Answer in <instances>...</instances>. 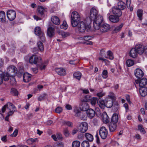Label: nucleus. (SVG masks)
<instances>
[{
	"label": "nucleus",
	"mask_w": 147,
	"mask_h": 147,
	"mask_svg": "<svg viewBox=\"0 0 147 147\" xmlns=\"http://www.w3.org/2000/svg\"><path fill=\"white\" fill-rule=\"evenodd\" d=\"M80 16L78 12L74 11L71 14V24L72 27H76L80 21Z\"/></svg>",
	"instance_id": "obj_1"
},
{
	"label": "nucleus",
	"mask_w": 147,
	"mask_h": 147,
	"mask_svg": "<svg viewBox=\"0 0 147 147\" xmlns=\"http://www.w3.org/2000/svg\"><path fill=\"white\" fill-rule=\"evenodd\" d=\"M94 20L93 23V26L94 28L96 30H98L100 26L102 24V22L103 20L102 16L98 15L97 17L92 20Z\"/></svg>",
	"instance_id": "obj_2"
},
{
	"label": "nucleus",
	"mask_w": 147,
	"mask_h": 147,
	"mask_svg": "<svg viewBox=\"0 0 147 147\" xmlns=\"http://www.w3.org/2000/svg\"><path fill=\"white\" fill-rule=\"evenodd\" d=\"M41 58L40 57L36 55H33L30 57L29 59V61L31 64H37L41 63Z\"/></svg>",
	"instance_id": "obj_3"
},
{
	"label": "nucleus",
	"mask_w": 147,
	"mask_h": 147,
	"mask_svg": "<svg viewBox=\"0 0 147 147\" xmlns=\"http://www.w3.org/2000/svg\"><path fill=\"white\" fill-rule=\"evenodd\" d=\"M88 127V123L86 122H83L79 124L78 129L81 132L84 133L87 131Z\"/></svg>",
	"instance_id": "obj_4"
},
{
	"label": "nucleus",
	"mask_w": 147,
	"mask_h": 147,
	"mask_svg": "<svg viewBox=\"0 0 147 147\" xmlns=\"http://www.w3.org/2000/svg\"><path fill=\"white\" fill-rule=\"evenodd\" d=\"M111 28L110 25L107 23H102L100 26L99 29L98 30H99L101 32H105L109 31Z\"/></svg>",
	"instance_id": "obj_5"
},
{
	"label": "nucleus",
	"mask_w": 147,
	"mask_h": 147,
	"mask_svg": "<svg viewBox=\"0 0 147 147\" xmlns=\"http://www.w3.org/2000/svg\"><path fill=\"white\" fill-rule=\"evenodd\" d=\"M99 133L101 138L103 139H105L107 136V130L105 127H102L99 130Z\"/></svg>",
	"instance_id": "obj_6"
},
{
	"label": "nucleus",
	"mask_w": 147,
	"mask_h": 147,
	"mask_svg": "<svg viewBox=\"0 0 147 147\" xmlns=\"http://www.w3.org/2000/svg\"><path fill=\"white\" fill-rule=\"evenodd\" d=\"M7 15L9 20L12 21L16 18V14L15 11L13 10H9L7 11Z\"/></svg>",
	"instance_id": "obj_7"
},
{
	"label": "nucleus",
	"mask_w": 147,
	"mask_h": 147,
	"mask_svg": "<svg viewBox=\"0 0 147 147\" xmlns=\"http://www.w3.org/2000/svg\"><path fill=\"white\" fill-rule=\"evenodd\" d=\"M87 26L83 21H81L78 24L77 26L78 30L81 32H84Z\"/></svg>",
	"instance_id": "obj_8"
},
{
	"label": "nucleus",
	"mask_w": 147,
	"mask_h": 147,
	"mask_svg": "<svg viewBox=\"0 0 147 147\" xmlns=\"http://www.w3.org/2000/svg\"><path fill=\"white\" fill-rule=\"evenodd\" d=\"M7 72L11 76H14L17 72V68L13 65L10 66L7 68Z\"/></svg>",
	"instance_id": "obj_9"
},
{
	"label": "nucleus",
	"mask_w": 147,
	"mask_h": 147,
	"mask_svg": "<svg viewBox=\"0 0 147 147\" xmlns=\"http://www.w3.org/2000/svg\"><path fill=\"white\" fill-rule=\"evenodd\" d=\"M135 82L136 84H139L140 88L146 87L145 86L147 84V80L145 78H143L140 80H136Z\"/></svg>",
	"instance_id": "obj_10"
},
{
	"label": "nucleus",
	"mask_w": 147,
	"mask_h": 147,
	"mask_svg": "<svg viewBox=\"0 0 147 147\" xmlns=\"http://www.w3.org/2000/svg\"><path fill=\"white\" fill-rule=\"evenodd\" d=\"M98 15V11L95 8H92L91 9L90 16V18L91 20L94 19Z\"/></svg>",
	"instance_id": "obj_11"
},
{
	"label": "nucleus",
	"mask_w": 147,
	"mask_h": 147,
	"mask_svg": "<svg viewBox=\"0 0 147 147\" xmlns=\"http://www.w3.org/2000/svg\"><path fill=\"white\" fill-rule=\"evenodd\" d=\"M107 15L108 16L110 21L112 22L117 23L119 21V19L118 16L112 15H109V14H108Z\"/></svg>",
	"instance_id": "obj_12"
},
{
	"label": "nucleus",
	"mask_w": 147,
	"mask_h": 147,
	"mask_svg": "<svg viewBox=\"0 0 147 147\" xmlns=\"http://www.w3.org/2000/svg\"><path fill=\"white\" fill-rule=\"evenodd\" d=\"M37 11L38 13L41 15H42L47 13V9L45 7L41 6H38L37 8Z\"/></svg>",
	"instance_id": "obj_13"
},
{
	"label": "nucleus",
	"mask_w": 147,
	"mask_h": 147,
	"mask_svg": "<svg viewBox=\"0 0 147 147\" xmlns=\"http://www.w3.org/2000/svg\"><path fill=\"white\" fill-rule=\"evenodd\" d=\"M144 46L141 44H138L136 45L135 48L136 49L137 53L140 55L143 54L144 52Z\"/></svg>",
	"instance_id": "obj_14"
},
{
	"label": "nucleus",
	"mask_w": 147,
	"mask_h": 147,
	"mask_svg": "<svg viewBox=\"0 0 147 147\" xmlns=\"http://www.w3.org/2000/svg\"><path fill=\"white\" fill-rule=\"evenodd\" d=\"M113 13L116 16L120 17L121 16L122 14L121 10L119 9L117 7H114L112 9Z\"/></svg>",
	"instance_id": "obj_15"
},
{
	"label": "nucleus",
	"mask_w": 147,
	"mask_h": 147,
	"mask_svg": "<svg viewBox=\"0 0 147 147\" xmlns=\"http://www.w3.org/2000/svg\"><path fill=\"white\" fill-rule=\"evenodd\" d=\"M135 75L138 78H140L144 75L142 71L140 69H137L135 71Z\"/></svg>",
	"instance_id": "obj_16"
},
{
	"label": "nucleus",
	"mask_w": 147,
	"mask_h": 147,
	"mask_svg": "<svg viewBox=\"0 0 147 147\" xmlns=\"http://www.w3.org/2000/svg\"><path fill=\"white\" fill-rule=\"evenodd\" d=\"M55 26L49 27L48 28L47 34L50 37H52L55 34Z\"/></svg>",
	"instance_id": "obj_17"
},
{
	"label": "nucleus",
	"mask_w": 147,
	"mask_h": 147,
	"mask_svg": "<svg viewBox=\"0 0 147 147\" xmlns=\"http://www.w3.org/2000/svg\"><path fill=\"white\" fill-rule=\"evenodd\" d=\"M32 75L27 72L24 73L23 76V80L24 82H27L31 79Z\"/></svg>",
	"instance_id": "obj_18"
},
{
	"label": "nucleus",
	"mask_w": 147,
	"mask_h": 147,
	"mask_svg": "<svg viewBox=\"0 0 147 147\" xmlns=\"http://www.w3.org/2000/svg\"><path fill=\"white\" fill-rule=\"evenodd\" d=\"M86 113L88 117L90 119H92L94 116L95 112L93 109H90L87 111Z\"/></svg>",
	"instance_id": "obj_19"
},
{
	"label": "nucleus",
	"mask_w": 147,
	"mask_h": 147,
	"mask_svg": "<svg viewBox=\"0 0 147 147\" xmlns=\"http://www.w3.org/2000/svg\"><path fill=\"white\" fill-rule=\"evenodd\" d=\"M55 71L59 75L64 76L66 74V71L63 68H56L55 69Z\"/></svg>",
	"instance_id": "obj_20"
},
{
	"label": "nucleus",
	"mask_w": 147,
	"mask_h": 147,
	"mask_svg": "<svg viewBox=\"0 0 147 147\" xmlns=\"http://www.w3.org/2000/svg\"><path fill=\"white\" fill-rule=\"evenodd\" d=\"M97 102L99 107L102 109H104L106 107L105 100L100 98L97 100Z\"/></svg>",
	"instance_id": "obj_21"
},
{
	"label": "nucleus",
	"mask_w": 147,
	"mask_h": 147,
	"mask_svg": "<svg viewBox=\"0 0 147 147\" xmlns=\"http://www.w3.org/2000/svg\"><path fill=\"white\" fill-rule=\"evenodd\" d=\"M134 47L132 48L130 50L129 52V56L131 57L135 58L137 56L138 53Z\"/></svg>",
	"instance_id": "obj_22"
},
{
	"label": "nucleus",
	"mask_w": 147,
	"mask_h": 147,
	"mask_svg": "<svg viewBox=\"0 0 147 147\" xmlns=\"http://www.w3.org/2000/svg\"><path fill=\"white\" fill-rule=\"evenodd\" d=\"M139 92L141 96L142 97L145 96L147 94V87H142L140 88Z\"/></svg>",
	"instance_id": "obj_23"
},
{
	"label": "nucleus",
	"mask_w": 147,
	"mask_h": 147,
	"mask_svg": "<svg viewBox=\"0 0 147 147\" xmlns=\"http://www.w3.org/2000/svg\"><path fill=\"white\" fill-rule=\"evenodd\" d=\"M106 107L108 108L112 107L113 104V101L112 100H110L109 98H107L105 99Z\"/></svg>",
	"instance_id": "obj_24"
},
{
	"label": "nucleus",
	"mask_w": 147,
	"mask_h": 147,
	"mask_svg": "<svg viewBox=\"0 0 147 147\" xmlns=\"http://www.w3.org/2000/svg\"><path fill=\"white\" fill-rule=\"evenodd\" d=\"M51 21L55 24L59 25L60 24V20L59 18L55 16H53L51 18Z\"/></svg>",
	"instance_id": "obj_25"
},
{
	"label": "nucleus",
	"mask_w": 147,
	"mask_h": 147,
	"mask_svg": "<svg viewBox=\"0 0 147 147\" xmlns=\"http://www.w3.org/2000/svg\"><path fill=\"white\" fill-rule=\"evenodd\" d=\"M80 109L82 111H86L88 109L89 106L86 102H82L80 106Z\"/></svg>",
	"instance_id": "obj_26"
},
{
	"label": "nucleus",
	"mask_w": 147,
	"mask_h": 147,
	"mask_svg": "<svg viewBox=\"0 0 147 147\" xmlns=\"http://www.w3.org/2000/svg\"><path fill=\"white\" fill-rule=\"evenodd\" d=\"M117 7L121 10L124 9L126 8V4L123 1H119L118 3Z\"/></svg>",
	"instance_id": "obj_27"
},
{
	"label": "nucleus",
	"mask_w": 147,
	"mask_h": 147,
	"mask_svg": "<svg viewBox=\"0 0 147 147\" xmlns=\"http://www.w3.org/2000/svg\"><path fill=\"white\" fill-rule=\"evenodd\" d=\"M0 74L3 79L5 81H8L9 79V77H11V75L8 72H4Z\"/></svg>",
	"instance_id": "obj_28"
},
{
	"label": "nucleus",
	"mask_w": 147,
	"mask_h": 147,
	"mask_svg": "<svg viewBox=\"0 0 147 147\" xmlns=\"http://www.w3.org/2000/svg\"><path fill=\"white\" fill-rule=\"evenodd\" d=\"M91 96L89 95H85L82 98H81L80 100L81 102H89L90 100Z\"/></svg>",
	"instance_id": "obj_29"
},
{
	"label": "nucleus",
	"mask_w": 147,
	"mask_h": 147,
	"mask_svg": "<svg viewBox=\"0 0 147 147\" xmlns=\"http://www.w3.org/2000/svg\"><path fill=\"white\" fill-rule=\"evenodd\" d=\"M48 63V61H46L45 62L43 63H42L41 61V63L38 64L37 65L38 67H39L41 70L45 69Z\"/></svg>",
	"instance_id": "obj_30"
},
{
	"label": "nucleus",
	"mask_w": 147,
	"mask_h": 147,
	"mask_svg": "<svg viewBox=\"0 0 147 147\" xmlns=\"http://www.w3.org/2000/svg\"><path fill=\"white\" fill-rule=\"evenodd\" d=\"M84 136L87 140L89 142H92L93 140V137L92 135L88 133L84 134Z\"/></svg>",
	"instance_id": "obj_31"
},
{
	"label": "nucleus",
	"mask_w": 147,
	"mask_h": 147,
	"mask_svg": "<svg viewBox=\"0 0 147 147\" xmlns=\"http://www.w3.org/2000/svg\"><path fill=\"white\" fill-rule=\"evenodd\" d=\"M118 121V115L116 114H113L112 116L111 122L116 124Z\"/></svg>",
	"instance_id": "obj_32"
},
{
	"label": "nucleus",
	"mask_w": 147,
	"mask_h": 147,
	"mask_svg": "<svg viewBox=\"0 0 147 147\" xmlns=\"http://www.w3.org/2000/svg\"><path fill=\"white\" fill-rule=\"evenodd\" d=\"M0 21L2 22H4L5 21V13L3 11L0 12Z\"/></svg>",
	"instance_id": "obj_33"
},
{
	"label": "nucleus",
	"mask_w": 147,
	"mask_h": 147,
	"mask_svg": "<svg viewBox=\"0 0 147 147\" xmlns=\"http://www.w3.org/2000/svg\"><path fill=\"white\" fill-rule=\"evenodd\" d=\"M9 104L10 105L9 107H10V106H12L13 108V110H9V111L7 113V115L9 116L12 115L16 111V107L13 104H12V103H9Z\"/></svg>",
	"instance_id": "obj_34"
},
{
	"label": "nucleus",
	"mask_w": 147,
	"mask_h": 147,
	"mask_svg": "<svg viewBox=\"0 0 147 147\" xmlns=\"http://www.w3.org/2000/svg\"><path fill=\"white\" fill-rule=\"evenodd\" d=\"M73 76L74 78L80 80L82 74L79 71L76 72L74 74Z\"/></svg>",
	"instance_id": "obj_35"
},
{
	"label": "nucleus",
	"mask_w": 147,
	"mask_h": 147,
	"mask_svg": "<svg viewBox=\"0 0 147 147\" xmlns=\"http://www.w3.org/2000/svg\"><path fill=\"white\" fill-rule=\"evenodd\" d=\"M116 124L115 123L111 122L109 125V129L110 131H114L116 129Z\"/></svg>",
	"instance_id": "obj_36"
},
{
	"label": "nucleus",
	"mask_w": 147,
	"mask_h": 147,
	"mask_svg": "<svg viewBox=\"0 0 147 147\" xmlns=\"http://www.w3.org/2000/svg\"><path fill=\"white\" fill-rule=\"evenodd\" d=\"M143 13V11L141 9H139L137 11V16L140 20H142V16Z\"/></svg>",
	"instance_id": "obj_37"
},
{
	"label": "nucleus",
	"mask_w": 147,
	"mask_h": 147,
	"mask_svg": "<svg viewBox=\"0 0 147 147\" xmlns=\"http://www.w3.org/2000/svg\"><path fill=\"white\" fill-rule=\"evenodd\" d=\"M134 63V60L131 59H128L126 61V65L128 67L133 65Z\"/></svg>",
	"instance_id": "obj_38"
},
{
	"label": "nucleus",
	"mask_w": 147,
	"mask_h": 147,
	"mask_svg": "<svg viewBox=\"0 0 147 147\" xmlns=\"http://www.w3.org/2000/svg\"><path fill=\"white\" fill-rule=\"evenodd\" d=\"M35 34L36 35L39 36V34L42 33L41 30L40 28V27H36L34 30Z\"/></svg>",
	"instance_id": "obj_39"
},
{
	"label": "nucleus",
	"mask_w": 147,
	"mask_h": 147,
	"mask_svg": "<svg viewBox=\"0 0 147 147\" xmlns=\"http://www.w3.org/2000/svg\"><path fill=\"white\" fill-rule=\"evenodd\" d=\"M11 94L14 96H17L18 94V92L16 89L14 88H11Z\"/></svg>",
	"instance_id": "obj_40"
},
{
	"label": "nucleus",
	"mask_w": 147,
	"mask_h": 147,
	"mask_svg": "<svg viewBox=\"0 0 147 147\" xmlns=\"http://www.w3.org/2000/svg\"><path fill=\"white\" fill-rule=\"evenodd\" d=\"M123 25V23H121L119 25L115 27L114 30V31L115 32H117L119 31Z\"/></svg>",
	"instance_id": "obj_41"
},
{
	"label": "nucleus",
	"mask_w": 147,
	"mask_h": 147,
	"mask_svg": "<svg viewBox=\"0 0 147 147\" xmlns=\"http://www.w3.org/2000/svg\"><path fill=\"white\" fill-rule=\"evenodd\" d=\"M37 46L38 49L40 51H42L43 50L44 46L43 45V44L42 42L39 41L38 42Z\"/></svg>",
	"instance_id": "obj_42"
},
{
	"label": "nucleus",
	"mask_w": 147,
	"mask_h": 147,
	"mask_svg": "<svg viewBox=\"0 0 147 147\" xmlns=\"http://www.w3.org/2000/svg\"><path fill=\"white\" fill-rule=\"evenodd\" d=\"M80 142L78 140L74 141L72 144V147H79L80 146Z\"/></svg>",
	"instance_id": "obj_43"
},
{
	"label": "nucleus",
	"mask_w": 147,
	"mask_h": 147,
	"mask_svg": "<svg viewBox=\"0 0 147 147\" xmlns=\"http://www.w3.org/2000/svg\"><path fill=\"white\" fill-rule=\"evenodd\" d=\"M97 101V98L96 97H93L91 98V96L90 100V103L92 106H94L96 104Z\"/></svg>",
	"instance_id": "obj_44"
},
{
	"label": "nucleus",
	"mask_w": 147,
	"mask_h": 147,
	"mask_svg": "<svg viewBox=\"0 0 147 147\" xmlns=\"http://www.w3.org/2000/svg\"><path fill=\"white\" fill-rule=\"evenodd\" d=\"M82 147H89L90 144L89 141L84 140L81 144Z\"/></svg>",
	"instance_id": "obj_45"
},
{
	"label": "nucleus",
	"mask_w": 147,
	"mask_h": 147,
	"mask_svg": "<svg viewBox=\"0 0 147 147\" xmlns=\"http://www.w3.org/2000/svg\"><path fill=\"white\" fill-rule=\"evenodd\" d=\"M47 94H43L39 96L38 98V100L39 101H41L46 98H47Z\"/></svg>",
	"instance_id": "obj_46"
},
{
	"label": "nucleus",
	"mask_w": 147,
	"mask_h": 147,
	"mask_svg": "<svg viewBox=\"0 0 147 147\" xmlns=\"http://www.w3.org/2000/svg\"><path fill=\"white\" fill-rule=\"evenodd\" d=\"M16 81L14 76H11L10 83L12 85H14L16 84Z\"/></svg>",
	"instance_id": "obj_47"
},
{
	"label": "nucleus",
	"mask_w": 147,
	"mask_h": 147,
	"mask_svg": "<svg viewBox=\"0 0 147 147\" xmlns=\"http://www.w3.org/2000/svg\"><path fill=\"white\" fill-rule=\"evenodd\" d=\"M103 119L106 123H108L109 121V117L106 113H105L103 114Z\"/></svg>",
	"instance_id": "obj_48"
},
{
	"label": "nucleus",
	"mask_w": 147,
	"mask_h": 147,
	"mask_svg": "<svg viewBox=\"0 0 147 147\" xmlns=\"http://www.w3.org/2000/svg\"><path fill=\"white\" fill-rule=\"evenodd\" d=\"M107 55L109 57V59L111 60L113 59V54L112 51L110 50L108 51L107 53Z\"/></svg>",
	"instance_id": "obj_49"
},
{
	"label": "nucleus",
	"mask_w": 147,
	"mask_h": 147,
	"mask_svg": "<svg viewBox=\"0 0 147 147\" xmlns=\"http://www.w3.org/2000/svg\"><path fill=\"white\" fill-rule=\"evenodd\" d=\"M93 38L92 36L87 35L82 37V39L84 40L88 41L92 39Z\"/></svg>",
	"instance_id": "obj_50"
},
{
	"label": "nucleus",
	"mask_w": 147,
	"mask_h": 147,
	"mask_svg": "<svg viewBox=\"0 0 147 147\" xmlns=\"http://www.w3.org/2000/svg\"><path fill=\"white\" fill-rule=\"evenodd\" d=\"M107 98H109L110 100H112L113 101L115 99V94L113 92L110 93L108 95V97Z\"/></svg>",
	"instance_id": "obj_51"
},
{
	"label": "nucleus",
	"mask_w": 147,
	"mask_h": 147,
	"mask_svg": "<svg viewBox=\"0 0 147 147\" xmlns=\"http://www.w3.org/2000/svg\"><path fill=\"white\" fill-rule=\"evenodd\" d=\"M113 108L115 111H117L119 108V103L117 102H115L113 103Z\"/></svg>",
	"instance_id": "obj_52"
},
{
	"label": "nucleus",
	"mask_w": 147,
	"mask_h": 147,
	"mask_svg": "<svg viewBox=\"0 0 147 147\" xmlns=\"http://www.w3.org/2000/svg\"><path fill=\"white\" fill-rule=\"evenodd\" d=\"M60 27L61 28L63 29H66L67 28V25L66 22L63 21V24L60 26Z\"/></svg>",
	"instance_id": "obj_53"
},
{
	"label": "nucleus",
	"mask_w": 147,
	"mask_h": 147,
	"mask_svg": "<svg viewBox=\"0 0 147 147\" xmlns=\"http://www.w3.org/2000/svg\"><path fill=\"white\" fill-rule=\"evenodd\" d=\"M138 129L141 132H142L143 134H144L146 133L144 128L141 125H139L138 127Z\"/></svg>",
	"instance_id": "obj_54"
},
{
	"label": "nucleus",
	"mask_w": 147,
	"mask_h": 147,
	"mask_svg": "<svg viewBox=\"0 0 147 147\" xmlns=\"http://www.w3.org/2000/svg\"><path fill=\"white\" fill-rule=\"evenodd\" d=\"M63 123L69 127H72V123L70 121H63Z\"/></svg>",
	"instance_id": "obj_55"
},
{
	"label": "nucleus",
	"mask_w": 147,
	"mask_h": 147,
	"mask_svg": "<svg viewBox=\"0 0 147 147\" xmlns=\"http://www.w3.org/2000/svg\"><path fill=\"white\" fill-rule=\"evenodd\" d=\"M107 70H104L102 72V76L104 78H106L107 77Z\"/></svg>",
	"instance_id": "obj_56"
},
{
	"label": "nucleus",
	"mask_w": 147,
	"mask_h": 147,
	"mask_svg": "<svg viewBox=\"0 0 147 147\" xmlns=\"http://www.w3.org/2000/svg\"><path fill=\"white\" fill-rule=\"evenodd\" d=\"M63 109L61 107H58L55 109V111L56 113H60L62 111Z\"/></svg>",
	"instance_id": "obj_57"
},
{
	"label": "nucleus",
	"mask_w": 147,
	"mask_h": 147,
	"mask_svg": "<svg viewBox=\"0 0 147 147\" xmlns=\"http://www.w3.org/2000/svg\"><path fill=\"white\" fill-rule=\"evenodd\" d=\"M40 39L42 41H44L45 40V38L44 36V34L43 32L39 34V36Z\"/></svg>",
	"instance_id": "obj_58"
},
{
	"label": "nucleus",
	"mask_w": 147,
	"mask_h": 147,
	"mask_svg": "<svg viewBox=\"0 0 147 147\" xmlns=\"http://www.w3.org/2000/svg\"><path fill=\"white\" fill-rule=\"evenodd\" d=\"M105 51L104 50H101L100 52V55L102 56H104V57L106 58H108V57L106 56L105 55Z\"/></svg>",
	"instance_id": "obj_59"
},
{
	"label": "nucleus",
	"mask_w": 147,
	"mask_h": 147,
	"mask_svg": "<svg viewBox=\"0 0 147 147\" xmlns=\"http://www.w3.org/2000/svg\"><path fill=\"white\" fill-rule=\"evenodd\" d=\"M75 113V116L77 117H79L80 115V111L77 109H75L74 111Z\"/></svg>",
	"instance_id": "obj_60"
},
{
	"label": "nucleus",
	"mask_w": 147,
	"mask_h": 147,
	"mask_svg": "<svg viewBox=\"0 0 147 147\" xmlns=\"http://www.w3.org/2000/svg\"><path fill=\"white\" fill-rule=\"evenodd\" d=\"M64 134L65 136L67 137L69 136V133L68 129H65L63 131Z\"/></svg>",
	"instance_id": "obj_61"
},
{
	"label": "nucleus",
	"mask_w": 147,
	"mask_h": 147,
	"mask_svg": "<svg viewBox=\"0 0 147 147\" xmlns=\"http://www.w3.org/2000/svg\"><path fill=\"white\" fill-rule=\"evenodd\" d=\"M18 131L17 129H16L14 131L13 134H11V136L12 137H16L17 135Z\"/></svg>",
	"instance_id": "obj_62"
},
{
	"label": "nucleus",
	"mask_w": 147,
	"mask_h": 147,
	"mask_svg": "<svg viewBox=\"0 0 147 147\" xmlns=\"http://www.w3.org/2000/svg\"><path fill=\"white\" fill-rule=\"evenodd\" d=\"M65 108L68 110H71L72 109V106L69 104H66L65 105Z\"/></svg>",
	"instance_id": "obj_63"
},
{
	"label": "nucleus",
	"mask_w": 147,
	"mask_h": 147,
	"mask_svg": "<svg viewBox=\"0 0 147 147\" xmlns=\"http://www.w3.org/2000/svg\"><path fill=\"white\" fill-rule=\"evenodd\" d=\"M143 51L144 52L143 54L145 55H147V46L144 47Z\"/></svg>",
	"instance_id": "obj_64"
}]
</instances>
